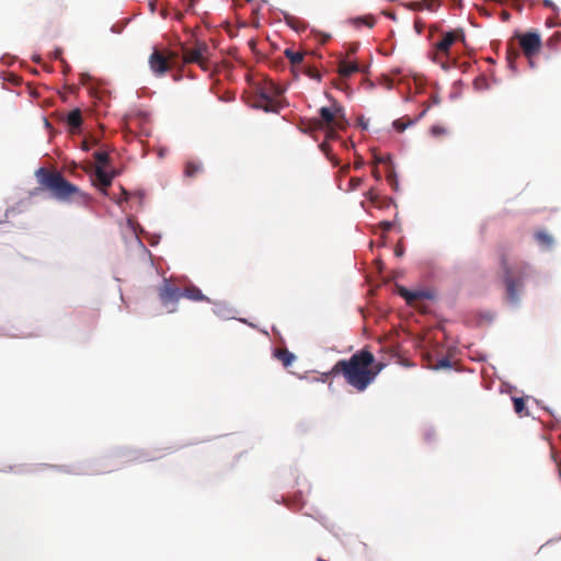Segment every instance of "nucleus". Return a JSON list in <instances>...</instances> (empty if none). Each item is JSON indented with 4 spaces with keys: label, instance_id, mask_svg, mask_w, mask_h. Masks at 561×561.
Segmentation results:
<instances>
[{
    "label": "nucleus",
    "instance_id": "1",
    "mask_svg": "<svg viewBox=\"0 0 561 561\" xmlns=\"http://www.w3.org/2000/svg\"><path fill=\"white\" fill-rule=\"evenodd\" d=\"M382 367L381 363H375V356L369 350L362 348L348 359L337 360L331 374L342 375L350 386L363 392L375 380Z\"/></svg>",
    "mask_w": 561,
    "mask_h": 561
},
{
    "label": "nucleus",
    "instance_id": "2",
    "mask_svg": "<svg viewBox=\"0 0 561 561\" xmlns=\"http://www.w3.org/2000/svg\"><path fill=\"white\" fill-rule=\"evenodd\" d=\"M39 190L47 191L51 197L67 202L73 199L80 204L87 205L91 197L82 192L78 186L67 181L62 174L56 170L39 168L35 172Z\"/></svg>",
    "mask_w": 561,
    "mask_h": 561
},
{
    "label": "nucleus",
    "instance_id": "3",
    "mask_svg": "<svg viewBox=\"0 0 561 561\" xmlns=\"http://www.w3.org/2000/svg\"><path fill=\"white\" fill-rule=\"evenodd\" d=\"M500 266L503 272L506 299L510 304L516 305L520 298L523 280L529 276L531 268L525 262H517L511 265L504 252L500 255Z\"/></svg>",
    "mask_w": 561,
    "mask_h": 561
},
{
    "label": "nucleus",
    "instance_id": "4",
    "mask_svg": "<svg viewBox=\"0 0 561 561\" xmlns=\"http://www.w3.org/2000/svg\"><path fill=\"white\" fill-rule=\"evenodd\" d=\"M305 125L306 130L317 131L330 126L345 129L348 122L345 117L344 108L339 103L333 102L331 106H322L319 110V117L308 119Z\"/></svg>",
    "mask_w": 561,
    "mask_h": 561
},
{
    "label": "nucleus",
    "instance_id": "5",
    "mask_svg": "<svg viewBox=\"0 0 561 561\" xmlns=\"http://www.w3.org/2000/svg\"><path fill=\"white\" fill-rule=\"evenodd\" d=\"M458 41L465 42L463 30L456 28L444 33L442 39L434 45L432 59L439 64L444 69H446L450 47Z\"/></svg>",
    "mask_w": 561,
    "mask_h": 561
},
{
    "label": "nucleus",
    "instance_id": "6",
    "mask_svg": "<svg viewBox=\"0 0 561 561\" xmlns=\"http://www.w3.org/2000/svg\"><path fill=\"white\" fill-rule=\"evenodd\" d=\"M183 62L197 64L203 70H209V46L205 42L197 41L193 47H182Z\"/></svg>",
    "mask_w": 561,
    "mask_h": 561
},
{
    "label": "nucleus",
    "instance_id": "7",
    "mask_svg": "<svg viewBox=\"0 0 561 561\" xmlns=\"http://www.w3.org/2000/svg\"><path fill=\"white\" fill-rule=\"evenodd\" d=\"M283 93V89L274 82L265 83L259 93L256 106L265 112H276L279 107L278 98Z\"/></svg>",
    "mask_w": 561,
    "mask_h": 561
},
{
    "label": "nucleus",
    "instance_id": "8",
    "mask_svg": "<svg viewBox=\"0 0 561 561\" xmlns=\"http://www.w3.org/2000/svg\"><path fill=\"white\" fill-rule=\"evenodd\" d=\"M176 56L173 51L154 49L149 56V67L156 76L161 77L174 67Z\"/></svg>",
    "mask_w": 561,
    "mask_h": 561
},
{
    "label": "nucleus",
    "instance_id": "9",
    "mask_svg": "<svg viewBox=\"0 0 561 561\" xmlns=\"http://www.w3.org/2000/svg\"><path fill=\"white\" fill-rule=\"evenodd\" d=\"M523 54L528 59L530 67H535L534 57L538 55L542 46L541 37L537 32H526L517 35Z\"/></svg>",
    "mask_w": 561,
    "mask_h": 561
},
{
    "label": "nucleus",
    "instance_id": "10",
    "mask_svg": "<svg viewBox=\"0 0 561 561\" xmlns=\"http://www.w3.org/2000/svg\"><path fill=\"white\" fill-rule=\"evenodd\" d=\"M158 296L164 307L172 306L169 312L176 311V304L182 298V289L173 284L170 279L164 278L158 288Z\"/></svg>",
    "mask_w": 561,
    "mask_h": 561
},
{
    "label": "nucleus",
    "instance_id": "11",
    "mask_svg": "<svg viewBox=\"0 0 561 561\" xmlns=\"http://www.w3.org/2000/svg\"><path fill=\"white\" fill-rule=\"evenodd\" d=\"M114 178V173H108L102 168V165H96L94 169V183L101 187L103 192L105 188L112 184V180Z\"/></svg>",
    "mask_w": 561,
    "mask_h": 561
},
{
    "label": "nucleus",
    "instance_id": "12",
    "mask_svg": "<svg viewBox=\"0 0 561 561\" xmlns=\"http://www.w3.org/2000/svg\"><path fill=\"white\" fill-rule=\"evenodd\" d=\"M182 297L186 298V299H190L192 301H207L209 302V298L206 297L202 290L194 286V285H188L186 286L183 290H182Z\"/></svg>",
    "mask_w": 561,
    "mask_h": 561
},
{
    "label": "nucleus",
    "instance_id": "13",
    "mask_svg": "<svg viewBox=\"0 0 561 561\" xmlns=\"http://www.w3.org/2000/svg\"><path fill=\"white\" fill-rule=\"evenodd\" d=\"M339 75L343 78H348L353 73L359 71V67L355 61L341 60L339 64Z\"/></svg>",
    "mask_w": 561,
    "mask_h": 561
},
{
    "label": "nucleus",
    "instance_id": "14",
    "mask_svg": "<svg viewBox=\"0 0 561 561\" xmlns=\"http://www.w3.org/2000/svg\"><path fill=\"white\" fill-rule=\"evenodd\" d=\"M285 56L290 61V65L293 67V70L295 71L296 68L300 67L305 60V54L300 51H294L290 48L285 49L284 51Z\"/></svg>",
    "mask_w": 561,
    "mask_h": 561
},
{
    "label": "nucleus",
    "instance_id": "15",
    "mask_svg": "<svg viewBox=\"0 0 561 561\" xmlns=\"http://www.w3.org/2000/svg\"><path fill=\"white\" fill-rule=\"evenodd\" d=\"M203 172V164L199 161L190 160L185 163L184 175L193 179Z\"/></svg>",
    "mask_w": 561,
    "mask_h": 561
},
{
    "label": "nucleus",
    "instance_id": "16",
    "mask_svg": "<svg viewBox=\"0 0 561 561\" xmlns=\"http://www.w3.org/2000/svg\"><path fill=\"white\" fill-rule=\"evenodd\" d=\"M67 123L72 129H77L82 125V115L79 108L69 112Z\"/></svg>",
    "mask_w": 561,
    "mask_h": 561
},
{
    "label": "nucleus",
    "instance_id": "17",
    "mask_svg": "<svg viewBox=\"0 0 561 561\" xmlns=\"http://www.w3.org/2000/svg\"><path fill=\"white\" fill-rule=\"evenodd\" d=\"M275 355L285 367L290 366L295 360V355L286 348L277 350Z\"/></svg>",
    "mask_w": 561,
    "mask_h": 561
},
{
    "label": "nucleus",
    "instance_id": "18",
    "mask_svg": "<svg viewBox=\"0 0 561 561\" xmlns=\"http://www.w3.org/2000/svg\"><path fill=\"white\" fill-rule=\"evenodd\" d=\"M351 23L355 27H359L362 24H365L366 26L371 28L375 25L376 20L373 15H366V16H362V18H354L351 20Z\"/></svg>",
    "mask_w": 561,
    "mask_h": 561
},
{
    "label": "nucleus",
    "instance_id": "19",
    "mask_svg": "<svg viewBox=\"0 0 561 561\" xmlns=\"http://www.w3.org/2000/svg\"><path fill=\"white\" fill-rule=\"evenodd\" d=\"M301 70L310 79L321 81V73L316 67H312L310 65H304Z\"/></svg>",
    "mask_w": 561,
    "mask_h": 561
},
{
    "label": "nucleus",
    "instance_id": "20",
    "mask_svg": "<svg viewBox=\"0 0 561 561\" xmlns=\"http://www.w3.org/2000/svg\"><path fill=\"white\" fill-rule=\"evenodd\" d=\"M513 404H514V411L518 415H527L528 412L526 411V404L524 398H513Z\"/></svg>",
    "mask_w": 561,
    "mask_h": 561
},
{
    "label": "nucleus",
    "instance_id": "21",
    "mask_svg": "<svg viewBox=\"0 0 561 561\" xmlns=\"http://www.w3.org/2000/svg\"><path fill=\"white\" fill-rule=\"evenodd\" d=\"M536 240L546 247H550L552 244V238L545 231H538L536 233Z\"/></svg>",
    "mask_w": 561,
    "mask_h": 561
},
{
    "label": "nucleus",
    "instance_id": "22",
    "mask_svg": "<svg viewBox=\"0 0 561 561\" xmlns=\"http://www.w3.org/2000/svg\"><path fill=\"white\" fill-rule=\"evenodd\" d=\"M93 157L96 160L98 165H102V168H104V165L107 164L110 160V156L105 151H95Z\"/></svg>",
    "mask_w": 561,
    "mask_h": 561
},
{
    "label": "nucleus",
    "instance_id": "23",
    "mask_svg": "<svg viewBox=\"0 0 561 561\" xmlns=\"http://www.w3.org/2000/svg\"><path fill=\"white\" fill-rule=\"evenodd\" d=\"M399 294L407 299L408 302H412L422 296L421 293H411L405 288H400Z\"/></svg>",
    "mask_w": 561,
    "mask_h": 561
},
{
    "label": "nucleus",
    "instance_id": "24",
    "mask_svg": "<svg viewBox=\"0 0 561 561\" xmlns=\"http://www.w3.org/2000/svg\"><path fill=\"white\" fill-rule=\"evenodd\" d=\"M325 131V141L337 138V130H341L337 126H330L323 129Z\"/></svg>",
    "mask_w": 561,
    "mask_h": 561
},
{
    "label": "nucleus",
    "instance_id": "25",
    "mask_svg": "<svg viewBox=\"0 0 561 561\" xmlns=\"http://www.w3.org/2000/svg\"><path fill=\"white\" fill-rule=\"evenodd\" d=\"M415 121H412L410 118H408L407 122H403V119H397L393 122V127L398 130V131H403L408 126L414 124Z\"/></svg>",
    "mask_w": 561,
    "mask_h": 561
},
{
    "label": "nucleus",
    "instance_id": "26",
    "mask_svg": "<svg viewBox=\"0 0 561 561\" xmlns=\"http://www.w3.org/2000/svg\"><path fill=\"white\" fill-rule=\"evenodd\" d=\"M286 22L288 25H290L296 31L305 30V24L302 22L297 21L293 16H286Z\"/></svg>",
    "mask_w": 561,
    "mask_h": 561
},
{
    "label": "nucleus",
    "instance_id": "27",
    "mask_svg": "<svg viewBox=\"0 0 561 561\" xmlns=\"http://www.w3.org/2000/svg\"><path fill=\"white\" fill-rule=\"evenodd\" d=\"M451 367V363L449 360V358L447 357H444L442 359H439L435 365H434V369H440V368H450Z\"/></svg>",
    "mask_w": 561,
    "mask_h": 561
},
{
    "label": "nucleus",
    "instance_id": "28",
    "mask_svg": "<svg viewBox=\"0 0 561 561\" xmlns=\"http://www.w3.org/2000/svg\"><path fill=\"white\" fill-rule=\"evenodd\" d=\"M424 9L435 11L438 8V0H423Z\"/></svg>",
    "mask_w": 561,
    "mask_h": 561
},
{
    "label": "nucleus",
    "instance_id": "29",
    "mask_svg": "<svg viewBox=\"0 0 561 561\" xmlns=\"http://www.w3.org/2000/svg\"><path fill=\"white\" fill-rule=\"evenodd\" d=\"M407 8L412 11H421L424 9L423 0L412 1L407 4Z\"/></svg>",
    "mask_w": 561,
    "mask_h": 561
},
{
    "label": "nucleus",
    "instance_id": "30",
    "mask_svg": "<svg viewBox=\"0 0 561 561\" xmlns=\"http://www.w3.org/2000/svg\"><path fill=\"white\" fill-rule=\"evenodd\" d=\"M518 56H519V53H518L516 49H514L513 47H510V48L507 49V60H508V62H510L511 67H513V62H514V60H515Z\"/></svg>",
    "mask_w": 561,
    "mask_h": 561
},
{
    "label": "nucleus",
    "instance_id": "31",
    "mask_svg": "<svg viewBox=\"0 0 561 561\" xmlns=\"http://www.w3.org/2000/svg\"><path fill=\"white\" fill-rule=\"evenodd\" d=\"M447 133L446 128L443 127V126H439V125H434L431 127V134L433 136H442V135H445Z\"/></svg>",
    "mask_w": 561,
    "mask_h": 561
},
{
    "label": "nucleus",
    "instance_id": "32",
    "mask_svg": "<svg viewBox=\"0 0 561 561\" xmlns=\"http://www.w3.org/2000/svg\"><path fill=\"white\" fill-rule=\"evenodd\" d=\"M319 147H320L321 151H322V152H323V153H324L329 159H331L330 154H331V150H332V149H331V146H330L329 141H325V140H324L322 144H320V146H319Z\"/></svg>",
    "mask_w": 561,
    "mask_h": 561
},
{
    "label": "nucleus",
    "instance_id": "33",
    "mask_svg": "<svg viewBox=\"0 0 561 561\" xmlns=\"http://www.w3.org/2000/svg\"><path fill=\"white\" fill-rule=\"evenodd\" d=\"M561 41V33L553 34L548 41L547 45L552 46L556 43H559Z\"/></svg>",
    "mask_w": 561,
    "mask_h": 561
},
{
    "label": "nucleus",
    "instance_id": "34",
    "mask_svg": "<svg viewBox=\"0 0 561 561\" xmlns=\"http://www.w3.org/2000/svg\"><path fill=\"white\" fill-rule=\"evenodd\" d=\"M362 182L363 180L360 178H352L350 180L351 190H356L362 184Z\"/></svg>",
    "mask_w": 561,
    "mask_h": 561
},
{
    "label": "nucleus",
    "instance_id": "35",
    "mask_svg": "<svg viewBox=\"0 0 561 561\" xmlns=\"http://www.w3.org/2000/svg\"><path fill=\"white\" fill-rule=\"evenodd\" d=\"M414 28H415L416 33L421 34L424 28V23L420 19H416L414 22Z\"/></svg>",
    "mask_w": 561,
    "mask_h": 561
},
{
    "label": "nucleus",
    "instance_id": "36",
    "mask_svg": "<svg viewBox=\"0 0 561 561\" xmlns=\"http://www.w3.org/2000/svg\"><path fill=\"white\" fill-rule=\"evenodd\" d=\"M380 228L382 229L383 232H387L389 231L391 228H392V222L390 221H381L379 224Z\"/></svg>",
    "mask_w": 561,
    "mask_h": 561
},
{
    "label": "nucleus",
    "instance_id": "37",
    "mask_svg": "<svg viewBox=\"0 0 561 561\" xmlns=\"http://www.w3.org/2000/svg\"><path fill=\"white\" fill-rule=\"evenodd\" d=\"M542 2L545 7L550 8L554 11L557 10V5L551 0H543Z\"/></svg>",
    "mask_w": 561,
    "mask_h": 561
},
{
    "label": "nucleus",
    "instance_id": "38",
    "mask_svg": "<svg viewBox=\"0 0 561 561\" xmlns=\"http://www.w3.org/2000/svg\"><path fill=\"white\" fill-rule=\"evenodd\" d=\"M373 175H374V178H375L377 181H379V180L381 179L380 172H379V170H378V168H377V167H375V168H374V170H373Z\"/></svg>",
    "mask_w": 561,
    "mask_h": 561
},
{
    "label": "nucleus",
    "instance_id": "39",
    "mask_svg": "<svg viewBox=\"0 0 561 561\" xmlns=\"http://www.w3.org/2000/svg\"><path fill=\"white\" fill-rule=\"evenodd\" d=\"M387 180L392 184L397 185V182H396V179H394V175L392 173H389L387 175Z\"/></svg>",
    "mask_w": 561,
    "mask_h": 561
},
{
    "label": "nucleus",
    "instance_id": "40",
    "mask_svg": "<svg viewBox=\"0 0 561 561\" xmlns=\"http://www.w3.org/2000/svg\"><path fill=\"white\" fill-rule=\"evenodd\" d=\"M396 254H397L398 256L403 255V249H401V248H397V249H396Z\"/></svg>",
    "mask_w": 561,
    "mask_h": 561
},
{
    "label": "nucleus",
    "instance_id": "41",
    "mask_svg": "<svg viewBox=\"0 0 561 561\" xmlns=\"http://www.w3.org/2000/svg\"><path fill=\"white\" fill-rule=\"evenodd\" d=\"M375 161H376V163H383V162H385V159H383V158L376 157Z\"/></svg>",
    "mask_w": 561,
    "mask_h": 561
},
{
    "label": "nucleus",
    "instance_id": "42",
    "mask_svg": "<svg viewBox=\"0 0 561 561\" xmlns=\"http://www.w3.org/2000/svg\"><path fill=\"white\" fill-rule=\"evenodd\" d=\"M82 148H83V150H89V149H90V147H89V145L87 144V141H84V142H83Z\"/></svg>",
    "mask_w": 561,
    "mask_h": 561
},
{
    "label": "nucleus",
    "instance_id": "43",
    "mask_svg": "<svg viewBox=\"0 0 561 561\" xmlns=\"http://www.w3.org/2000/svg\"><path fill=\"white\" fill-rule=\"evenodd\" d=\"M362 165H363V162H362V161H358V162H356V163H355V168H356V169H359Z\"/></svg>",
    "mask_w": 561,
    "mask_h": 561
},
{
    "label": "nucleus",
    "instance_id": "44",
    "mask_svg": "<svg viewBox=\"0 0 561 561\" xmlns=\"http://www.w3.org/2000/svg\"><path fill=\"white\" fill-rule=\"evenodd\" d=\"M348 170H350V165H348V164H347V165H344V167L342 168V171H343V172H347Z\"/></svg>",
    "mask_w": 561,
    "mask_h": 561
},
{
    "label": "nucleus",
    "instance_id": "45",
    "mask_svg": "<svg viewBox=\"0 0 561 561\" xmlns=\"http://www.w3.org/2000/svg\"><path fill=\"white\" fill-rule=\"evenodd\" d=\"M122 193L125 195L124 199L126 201L127 199V192L123 187H122Z\"/></svg>",
    "mask_w": 561,
    "mask_h": 561
},
{
    "label": "nucleus",
    "instance_id": "46",
    "mask_svg": "<svg viewBox=\"0 0 561 561\" xmlns=\"http://www.w3.org/2000/svg\"><path fill=\"white\" fill-rule=\"evenodd\" d=\"M427 110H424L420 115H419V118L423 117L425 115Z\"/></svg>",
    "mask_w": 561,
    "mask_h": 561
},
{
    "label": "nucleus",
    "instance_id": "47",
    "mask_svg": "<svg viewBox=\"0 0 561 561\" xmlns=\"http://www.w3.org/2000/svg\"><path fill=\"white\" fill-rule=\"evenodd\" d=\"M356 49H357V47L355 46V47H352L350 51H351V53H355V51H356Z\"/></svg>",
    "mask_w": 561,
    "mask_h": 561
},
{
    "label": "nucleus",
    "instance_id": "48",
    "mask_svg": "<svg viewBox=\"0 0 561 561\" xmlns=\"http://www.w3.org/2000/svg\"><path fill=\"white\" fill-rule=\"evenodd\" d=\"M560 473H561V463H560Z\"/></svg>",
    "mask_w": 561,
    "mask_h": 561
}]
</instances>
